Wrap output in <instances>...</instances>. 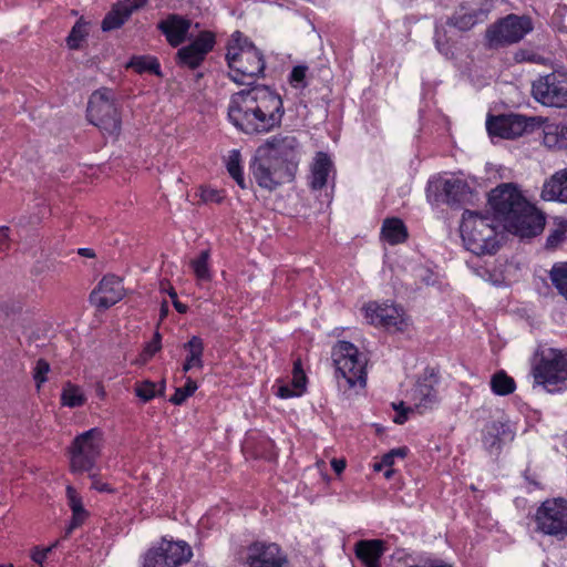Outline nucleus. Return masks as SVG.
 Masks as SVG:
<instances>
[{
	"label": "nucleus",
	"mask_w": 567,
	"mask_h": 567,
	"mask_svg": "<svg viewBox=\"0 0 567 567\" xmlns=\"http://www.w3.org/2000/svg\"><path fill=\"white\" fill-rule=\"evenodd\" d=\"M380 238L391 246L403 244L409 238V230L399 217H388L383 220Z\"/></svg>",
	"instance_id": "obj_29"
},
{
	"label": "nucleus",
	"mask_w": 567,
	"mask_h": 567,
	"mask_svg": "<svg viewBox=\"0 0 567 567\" xmlns=\"http://www.w3.org/2000/svg\"><path fill=\"white\" fill-rule=\"evenodd\" d=\"M307 72H308V66L307 65H296L292 68L290 74H289V78H288V82L289 84L293 87V89H297V90H303L308 86V83H307Z\"/></svg>",
	"instance_id": "obj_42"
},
{
	"label": "nucleus",
	"mask_w": 567,
	"mask_h": 567,
	"mask_svg": "<svg viewBox=\"0 0 567 567\" xmlns=\"http://www.w3.org/2000/svg\"><path fill=\"white\" fill-rule=\"evenodd\" d=\"M386 551L383 539H361L354 544V555L364 567H381V559Z\"/></svg>",
	"instance_id": "obj_24"
},
{
	"label": "nucleus",
	"mask_w": 567,
	"mask_h": 567,
	"mask_svg": "<svg viewBox=\"0 0 567 567\" xmlns=\"http://www.w3.org/2000/svg\"><path fill=\"white\" fill-rule=\"evenodd\" d=\"M65 494L70 509L83 506L81 495L72 485L66 486Z\"/></svg>",
	"instance_id": "obj_50"
},
{
	"label": "nucleus",
	"mask_w": 567,
	"mask_h": 567,
	"mask_svg": "<svg viewBox=\"0 0 567 567\" xmlns=\"http://www.w3.org/2000/svg\"><path fill=\"white\" fill-rule=\"evenodd\" d=\"M409 454V447L408 446H400L390 450L385 454H383L382 457V464L385 465V467H393L395 458H404Z\"/></svg>",
	"instance_id": "obj_47"
},
{
	"label": "nucleus",
	"mask_w": 567,
	"mask_h": 567,
	"mask_svg": "<svg viewBox=\"0 0 567 567\" xmlns=\"http://www.w3.org/2000/svg\"><path fill=\"white\" fill-rule=\"evenodd\" d=\"M394 473H395V471L393 470V467H385L383 475L386 480H391L393 477Z\"/></svg>",
	"instance_id": "obj_58"
},
{
	"label": "nucleus",
	"mask_w": 567,
	"mask_h": 567,
	"mask_svg": "<svg viewBox=\"0 0 567 567\" xmlns=\"http://www.w3.org/2000/svg\"><path fill=\"white\" fill-rule=\"evenodd\" d=\"M533 30L532 19L526 16L508 14L486 30V41L491 49L503 48L519 42Z\"/></svg>",
	"instance_id": "obj_9"
},
{
	"label": "nucleus",
	"mask_w": 567,
	"mask_h": 567,
	"mask_svg": "<svg viewBox=\"0 0 567 567\" xmlns=\"http://www.w3.org/2000/svg\"><path fill=\"white\" fill-rule=\"evenodd\" d=\"M135 395L144 403H147L156 396L165 393V381L163 380L157 388V383L152 380L137 381L134 386Z\"/></svg>",
	"instance_id": "obj_33"
},
{
	"label": "nucleus",
	"mask_w": 567,
	"mask_h": 567,
	"mask_svg": "<svg viewBox=\"0 0 567 567\" xmlns=\"http://www.w3.org/2000/svg\"><path fill=\"white\" fill-rule=\"evenodd\" d=\"M549 278L559 295L567 300V262L555 264L549 271Z\"/></svg>",
	"instance_id": "obj_38"
},
{
	"label": "nucleus",
	"mask_w": 567,
	"mask_h": 567,
	"mask_svg": "<svg viewBox=\"0 0 567 567\" xmlns=\"http://www.w3.org/2000/svg\"><path fill=\"white\" fill-rule=\"evenodd\" d=\"M125 296L123 280L118 276L109 274L103 276L97 286L90 293V301L99 309L106 310Z\"/></svg>",
	"instance_id": "obj_21"
},
{
	"label": "nucleus",
	"mask_w": 567,
	"mask_h": 567,
	"mask_svg": "<svg viewBox=\"0 0 567 567\" xmlns=\"http://www.w3.org/2000/svg\"><path fill=\"white\" fill-rule=\"evenodd\" d=\"M248 567H290L287 553L274 542L256 540L248 546Z\"/></svg>",
	"instance_id": "obj_17"
},
{
	"label": "nucleus",
	"mask_w": 567,
	"mask_h": 567,
	"mask_svg": "<svg viewBox=\"0 0 567 567\" xmlns=\"http://www.w3.org/2000/svg\"><path fill=\"white\" fill-rule=\"evenodd\" d=\"M183 350L186 353L182 364V371L184 373H188L194 369L202 370L204 368L205 342L199 336H192L183 344Z\"/></svg>",
	"instance_id": "obj_26"
},
{
	"label": "nucleus",
	"mask_w": 567,
	"mask_h": 567,
	"mask_svg": "<svg viewBox=\"0 0 567 567\" xmlns=\"http://www.w3.org/2000/svg\"><path fill=\"white\" fill-rule=\"evenodd\" d=\"M268 155L278 159V164L287 168L293 175L297 174L301 161V146L293 135H275L265 143Z\"/></svg>",
	"instance_id": "obj_14"
},
{
	"label": "nucleus",
	"mask_w": 567,
	"mask_h": 567,
	"mask_svg": "<svg viewBox=\"0 0 567 567\" xmlns=\"http://www.w3.org/2000/svg\"><path fill=\"white\" fill-rule=\"evenodd\" d=\"M250 173L257 185L268 192L279 186L291 183L296 175L278 164V159L271 158L268 154H258L249 165Z\"/></svg>",
	"instance_id": "obj_11"
},
{
	"label": "nucleus",
	"mask_w": 567,
	"mask_h": 567,
	"mask_svg": "<svg viewBox=\"0 0 567 567\" xmlns=\"http://www.w3.org/2000/svg\"><path fill=\"white\" fill-rule=\"evenodd\" d=\"M87 121L96 126L104 135L117 137L122 131L121 107L111 89L95 90L87 103Z\"/></svg>",
	"instance_id": "obj_5"
},
{
	"label": "nucleus",
	"mask_w": 567,
	"mask_h": 567,
	"mask_svg": "<svg viewBox=\"0 0 567 567\" xmlns=\"http://www.w3.org/2000/svg\"><path fill=\"white\" fill-rule=\"evenodd\" d=\"M534 378L543 385H557L567 380V354L549 349L534 368Z\"/></svg>",
	"instance_id": "obj_13"
},
{
	"label": "nucleus",
	"mask_w": 567,
	"mask_h": 567,
	"mask_svg": "<svg viewBox=\"0 0 567 567\" xmlns=\"http://www.w3.org/2000/svg\"><path fill=\"white\" fill-rule=\"evenodd\" d=\"M534 126V118L522 114L489 115L486 120V130L491 136L514 140L525 134Z\"/></svg>",
	"instance_id": "obj_15"
},
{
	"label": "nucleus",
	"mask_w": 567,
	"mask_h": 567,
	"mask_svg": "<svg viewBox=\"0 0 567 567\" xmlns=\"http://www.w3.org/2000/svg\"><path fill=\"white\" fill-rule=\"evenodd\" d=\"M298 374H306L303 371L302 362H301L300 358H298L297 360L293 361V367H292V375H298Z\"/></svg>",
	"instance_id": "obj_55"
},
{
	"label": "nucleus",
	"mask_w": 567,
	"mask_h": 567,
	"mask_svg": "<svg viewBox=\"0 0 567 567\" xmlns=\"http://www.w3.org/2000/svg\"><path fill=\"white\" fill-rule=\"evenodd\" d=\"M58 543L59 542H55L54 544H52L51 546H48V547H44V548H41V547H34L32 549V553H31V559L40 565L41 567H43V563L45 561V559L48 558V555L53 550V548H55L58 546Z\"/></svg>",
	"instance_id": "obj_49"
},
{
	"label": "nucleus",
	"mask_w": 567,
	"mask_h": 567,
	"mask_svg": "<svg viewBox=\"0 0 567 567\" xmlns=\"http://www.w3.org/2000/svg\"><path fill=\"white\" fill-rule=\"evenodd\" d=\"M197 389V382L192 377H186L184 386L175 389L169 398V402L174 405H183L188 398L195 394Z\"/></svg>",
	"instance_id": "obj_40"
},
{
	"label": "nucleus",
	"mask_w": 567,
	"mask_h": 567,
	"mask_svg": "<svg viewBox=\"0 0 567 567\" xmlns=\"http://www.w3.org/2000/svg\"><path fill=\"white\" fill-rule=\"evenodd\" d=\"M338 378L344 379L349 388L367 383V358L350 341L339 340L331 350Z\"/></svg>",
	"instance_id": "obj_7"
},
{
	"label": "nucleus",
	"mask_w": 567,
	"mask_h": 567,
	"mask_svg": "<svg viewBox=\"0 0 567 567\" xmlns=\"http://www.w3.org/2000/svg\"><path fill=\"white\" fill-rule=\"evenodd\" d=\"M190 557L192 549L187 543L163 539L157 547L146 553L144 567H177Z\"/></svg>",
	"instance_id": "obj_12"
},
{
	"label": "nucleus",
	"mask_w": 567,
	"mask_h": 567,
	"mask_svg": "<svg viewBox=\"0 0 567 567\" xmlns=\"http://www.w3.org/2000/svg\"><path fill=\"white\" fill-rule=\"evenodd\" d=\"M89 474L91 480V488L100 492V493H113L114 488L107 483L104 482L99 472H94V470Z\"/></svg>",
	"instance_id": "obj_48"
},
{
	"label": "nucleus",
	"mask_w": 567,
	"mask_h": 567,
	"mask_svg": "<svg viewBox=\"0 0 567 567\" xmlns=\"http://www.w3.org/2000/svg\"><path fill=\"white\" fill-rule=\"evenodd\" d=\"M440 379L434 369L426 368L414 388L412 389V401L420 413L432 410L439 403V385Z\"/></svg>",
	"instance_id": "obj_20"
},
{
	"label": "nucleus",
	"mask_w": 567,
	"mask_h": 567,
	"mask_svg": "<svg viewBox=\"0 0 567 567\" xmlns=\"http://www.w3.org/2000/svg\"><path fill=\"white\" fill-rule=\"evenodd\" d=\"M89 35L87 23L84 22L83 18H80L72 27L69 35L66 37V44L71 50H79L82 42Z\"/></svg>",
	"instance_id": "obj_39"
},
{
	"label": "nucleus",
	"mask_w": 567,
	"mask_h": 567,
	"mask_svg": "<svg viewBox=\"0 0 567 567\" xmlns=\"http://www.w3.org/2000/svg\"><path fill=\"white\" fill-rule=\"evenodd\" d=\"M426 566L427 567H454L452 564L445 563L443 560H435Z\"/></svg>",
	"instance_id": "obj_57"
},
{
	"label": "nucleus",
	"mask_w": 567,
	"mask_h": 567,
	"mask_svg": "<svg viewBox=\"0 0 567 567\" xmlns=\"http://www.w3.org/2000/svg\"><path fill=\"white\" fill-rule=\"evenodd\" d=\"M210 250L204 249L199 255L190 260V268L198 281H210L212 270L209 266Z\"/></svg>",
	"instance_id": "obj_35"
},
{
	"label": "nucleus",
	"mask_w": 567,
	"mask_h": 567,
	"mask_svg": "<svg viewBox=\"0 0 567 567\" xmlns=\"http://www.w3.org/2000/svg\"><path fill=\"white\" fill-rule=\"evenodd\" d=\"M50 364L45 359H39L33 368L32 377L35 382L37 389L40 390L42 384L48 381V373Z\"/></svg>",
	"instance_id": "obj_44"
},
{
	"label": "nucleus",
	"mask_w": 567,
	"mask_h": 567,
	"mask_svg": "<svg viewBox=\"0 0 567 567\" xmlns=\"http://www.w3.org/2000/svg\"><path fill=\"white\" fill-rule=\"evenodd\" d=\"M157 29L165 35L166 41L173 48L181 45L190 29V21L184 17L172 13L158 22Z\"/></svg>",
	"instance_id": "obj_23"
},
{
	"label": "nucleus",
	"mask_w": 567,
	"mask_h": 567,
	"mask_svg": "<svg viewBox=\"0 0 567 567\" xmlns=\"http://www.w3.org/2000/svg\"><path fill=\"white\" fill-rule=\"evenodd\" d=\"M566 226L567 220L564 224H560L557 228H555L546 239V247L549 249H554L558 247L566 239Z\"/></svg>",
	"instance_id": "obj_46"
},
{
	"label": "nucleus",
	"mask_w": 567,
	"mask_h": 567,
	"mask_svg": "<svg viewBox=\"0 0 567 567\" xmlns=\"http://www.w3.org/2000/svg\"><path fill=\"white\" fill-rule=\"evenodd\" d=\"M172 302H173V306H174L175 310H176L178 313L184 315V313H186V312L188 311V307H187V305H185V303L181 302V301L178 300V298H176V299H175V300H173Z\"/></svg>",
	"instance_id": "obj_54"
},
{
	"label": "nucleus",
	"mask_w": 567,
	"mask_h": 567,
	"mask_svg": "<svg viewBox=\"0 0 567 567\" xmlns=\"http://www.w3.org/2000/svg\"><path fill=\"white\" fill-rule=\"evenodd\" d=\"M485 18L486 12L482 8H472L468 3H462L447 23L460 31H468Z\"/></svg>",
	"instance_id": "obj_25"
},
{
	"label": "nucleus",
	"mask_w": 567,
	"mask_h": 567,
	"mask_svg": "<svg viewBox=\"0 0 567 567\" xmlns=\"http://www.w3.org/2000/svg\"><path fill=\"white\" fill-rule=\"evenodd\" d=\"M532 95L544 106L567 107V70L556 69L532 82Z\"/></svg>",
	"instance_id": "obj_8"
},
{
	"label": "nucleus",
	"mask_w": 567,
	"mask_h": 567,
	"mask_svg": "<svg viewBox=\"0 0 567 567\" xmlns=\"http://www.w3.org/2000/svg\"><path fill=\"white\" fill-rule=\"evenodd\" d=\"M405 421H406V416L405 415H396L395 419H394V422L398 423V424H403Z\"/></svg>",
	"instance_id": "obj_61"
},
{
	"label": "nucleus",
	"mask_w": 567,
	"mask_h": 567,
	"mask_svg": "<svg viewBox=\"0 0 567 567\" xmlns=\"http://www.w3.org/2000/svg\"><path fill=\"white\" fill-rule=\"evenodd\" d=\"M494 217L472 210H464L460 231L466 248L481 256L495 254L499 248Z\"/></svg>",
	"instance_id": "obj_4"
},
{
	"label": "nucleus",
	"mask_w": 567,
	"mask_h": 567,
	"mask_svg": "<svg viewBox=\"0 0 567 567\" xmlns=\"http://www.w3.org/2000/svg\"><path fill=\"white\" fill-rule=\"evenodd\" d=\"M127 68L133 69L137 74L150 73L156 76H163L161 63L156 56L134 55L127 63Z\"/></svg>",
	"instance_id": "obj_30"
},
{
	"label": "nucleus",
	"mask_w": 567,
	"mask_h": 567,
	"mask_svg": "<svg viewBox=\"0 0 567 567\" xmlns=\"http://www.w3.org/2000/svg\"><path fill=\"white\" fill-rule=\"evenodd\" d=\"M225 198L226 192L224 189L213 188L209 186L200 188V199L204 203L221 204Z\"/></svg>",
	"instance_id": "obj_45"
},
{
	"label": "nucleus",
	"mask_w": 567,
	"mask_h": 567,
	"mask_svg": "<svg viewBox=\"0 0 567 567\" xmlns=\"http://www.w3.org/2000/svg\"><path fill=\"white\" fill-rule=\"evenodd\" d=\"M147 3L148 0H118L104 16L101 22L102 31L110 32L122 28L135 11L143 9Z\"/></svg>",
	"instance_id": "obj_22"
},
{
	"label": "nucleus",
	"mask_w": 567,
	"mask_h": 567,
	"mask_svg": "<svg viewBox=\"0 0 567 567\" xmlns=\"http://www.w3.org/2000/svg\"><path fill=\"white\" fill-rule=\"evenodd\" d=\"M537 530L558 538L567 536V499L563 497L546 499L535 514Z\"/></svg>",
	"instance_id": "obj_10"
},
{
	"label": "nucleus",
	"mask_w": 567,
	"mask_h": 567,
	"mask_svg": "<svg viewBox=\"0 0 567 567\" xmlns=\"http://www.w3.org/2000/svg\"><path fill=\"white\" fill-rule=\"evenodd\" d=\"M243 159L241 153L239 150L234 148L228 152V156L226 159V169L229 176L236 182V184L241 188L246 189L247 184L244 175L243 168Z\"/></svg>",
	"instance_id": "obj_31"
},
{
	"label": "nucleus",
	"mask_w": 567,
	"mask_h": 567,
	"mask_svg": "<svg viewBox=\"0 0 567 567\" xmlns=\"http://www.w3.org/2000/svg\"><path fill=\"white\" fill-rule=\"evenodd\" d=\"M227 114L229 122L246 135L268 134L281 126L284 100L275 89L257 84L234 93Z\"/></svg>",
	"instance_id": "obj_1"
},
{
	"label": "nucleus",
	"mask_w": 567,
	"mask_h": 567,
	"mask_svg": "<svg viewBox=\"0 0 567 567\" xmlns=\"http://www.w3.org/2000/svg\"><path fill=\"white\" fill-rule=\"evenodd\" d=\"M489 386L495 395L506 396L515 392L516 382L506 371L498 370L492 375Z\"/></svg>",
	"instance_id": "obj_32"
},
{
	"label": "nucleus",
	"mask_w": 567,
	"mask_h": 567,
	"mask_svg": "<svg viewBox=\"0 0 567 567\" xmlns=\"http://www.w3.org/2000/svg\"><path fill=\"white\" fill-rule=\"evenodd\" d=\"M277 395L280 399H290L296 396H301L295 388H292L291 384H284L278 388Z\"/></svg>",
	"instance_id": "obj_52"
},
{
	"label": "nucleus",
	"mask_w": 567,
	"mask_h": 567,
	"mask_svg": "<svg viewBox=\"0 0 567 567\" xmlns=\"http://www.w3.org/2000/svg\"><path fill=\"white\" fill-rule=\"evenodd\" d=\"M332 168L333 163L330 156L324 152H318L311 165L310 188L312 190H321L327 185Z\"/></svg>",
	"instance_id": "obj_27"
},
{
	"label": "nucleus",
	"mask_w": 567,
	"mask_h": 567,
	"mask_svg": "<svg viewBox=\"0 0 567 567\" xmlns=\"http://www.w3.org/2000/svg\"><path fill=\"white\" fill-rule=\"evenodd\" d=\"M540 196L544 200L567 204V168L556 172L544 183Z\"/></svg>",
	"instance_id": "obj_28"
},
{
	"label": "nucleus",
	"mask_w": 567,
	"mask_h": 567,
	"mask_svg": "<svg viewBox=\"0 0 567 567\" xmlns=\"http://www.w3.org/2000/svg\"><path fill=\"white\" fill-rule=\"evenodd\" d=\"M385 468V465L382 464V457L380 458V461H377L374 464H373V471L374 472H381L382 470Z\"/></svg>",
	"instance_id": "obj_59"
},
{
	"label": "nucleus",
	"mask_w": 567,
	"mask_h": 567,
	"mask_svg": "<svg viewBox=\"0 0 567 567\" xmlns=\"http://www.w3.org/2000/svg\"><path fill=\"white\" fill-rule=\"evenodd\" d=\"M103 449V432L92 427L78 434L66 449L72 474L90 473L96 467Z\"/></svg>",
	"instance_id": "obj_6"
},
{
	"label": "nucleus",
	"mask_w": 567,
	"mask_h": 567,
	"mask_svg": "<svg viewBox=\"0 0 567 567\" xmlns=\"http://www.w3.org/2000/svg\"><path fill=\"white\" fill-rule=\"evenodd\" d=\"M78 254L80 256L86 257V258H94L95 257V252L91 248H79L78 249Z\"/></svg>",
	"instance_id": "obj_56"
},
{
	"label": "nucleus",
	"mask_w": 567,
	"mask_h": 567,
	"mask_svg": "<svg viewBox=\"0 0 567 567\" xmlns=\"http://www.w3.org/2000/svg\"><path fill=\"white\" fill-rule=\"evenodd\" d=\"M470 194L468 184L458 178L430 181L426 187L429 200L435 204L461 205L468 198Z\"/></svg>",
	"instance_id": "obj_16"
},
{
	"label": "nucleus",
	"mask_w": 567,
	"mask_h": 567,
	"mask_svg": "<svg viewBox=\"0 0 567 567\" xmlns=\"http://www.w3.org/2000/svg\"><path fill=\"white\" fill-rule=\"evenodd\" d=\"M544 142L549 147L567 150V125L559 124L548 127L545 133Z\"/></svg>",
	"instance_id": "obj_37"
},
{
	"label": "nucleus",
	"mask_w": 567,
	"mask_h": 567,
	"mask_svg": "<svg viewBox=\"0 0 567 567\" xmlns=\"http://www.w3.org/2000/svg\"><path fill=\"white\" fill-rule=\"evenodd\" d=\"M71 512L72 517L65 529L64 538L69 537L74 529L82 526L89 517V512L84 508V506L72 508Z\"/></svg>",
	"instance_id": "obj_43"
},
{
	"label": "nucleus",
	"mask_w": 567,
	"mask_h": 567,
	"mask_svg": "<svg viewBox=\"0 0 567 567\" xmlns=\"http://www.w3.org/2000/svg\"><path fill=\"white\" fill-rule=\"evenodd\" d=\"M86 398L80 386L71 382H66L61 393V404L68 408H80L84 405Z\"/></svg>",
	"instance_id": "obj_36"
},
{
	"label": "nucleus",
	"mask_w": 567,
	"mask_h": 567,
	"mask_svg": "<svg viewBox=\"0 0 567 567\" xmlns=\"http://www.w3.org/2000/svg\"><path fill=\"white\" fill-rule=\"evenodd\" d=\"M162 350V334L155 331L153 338L145 343L136 362L138 364H146L152 358Z\"/></svg>",
	"instance_id": "obj_41"
},
{
	"label": "nucleus",
	"mask_w": 567,
	"mask_h": 567,
	"mask_svg": "<svg viewBox=\"0 0 567 567\" xmlns=\"http://www.w3.org/2000/svg\"><path fill=\"white\" fill-rule=\"evenodd\" d=\"M216 44V37L212 31H202L187 45L178 49L176 64L189 70H196L205 61L207 54L213 51Z\"/></svg>",
	"instance_id": "obj_18"
},
{
	"label": "nucleus",
	"mask_w": 567,
	"mask_h": 567,
	"mask_svg": "<svg viewBox=\"0 0 567 567\" xmlns=\"http://www.w3.org/2000/svg\"><path fill=\"white\" fill-rule=\"evenodd\" d=\"M494 219L504 228L522 238L539 235L545 226L544 214L522 194L513 183H503L488 196Z\"/></svg>",
	"instance_id": "obj_2"
},
{
	"label": "nucleus",
	"mask_w": 567,
	"mask_h": 567,
	"mask_svg": "<svg viewBox=\"0 0 567 567\" xmlns=\"http://www.w3.org/2000/svg\"><path fill=\"white\" fill-rule=\"evenodd\" d=\"M363 309L365 319L373 326L395 331H404L408 326L403 310L394 305L371 301Z\"/></svg>",
	"instance_id": "obj_19"
},
{
	"label": "nucleus",
	"mask_w": 567,
	"mask_h": 567,
	"mask_svg": "<svg viewBox=\"0 0 567 567\" xmlns=\"http://www.w3.org/2000/svg\"><path fill=\"white\" fill-rule=\"evenodd\" d=\"M505 427L506 424L499 421H493L485 426L482 435V442L486 449L492 451L493 449L501 447V436L505 433Z\"/></svg>",
	"instance_id": "obj_34"
},
{
	"label": "nucleus",
	"mask_w": 567,
	"mask_h": 567,
	"mask_svg": "<svg viewBox=\"0 0 567 567\" xmlns=\"http://www.w3.org/2000/svg\"><path fill=\"white\" fill-rule=\"evenodd\" d=\"M168 296L171 297L172 301L175 300L177 297L176 290L171 286L167 290Z\"/></svg>",
	"instance_id": "obj_60"
},
{
	"label": "nucleus",
	"mask_w": 567,
	"mask_h": 567,
	"mask_svg": "<svg viewBox=\"0 0 567 567\" xmlns=\"http://www.w3.org/2000/svg\"><path fill=\"white\" fill-rule=\"evenodd\" d=\"M226 61L229 79L240 85L255 83L264 76L266 69L265 55L251 41L236 40L227 47Z\"/></svg>",
	"instance_id": "obj_3"
},
{
	"label": "nucleus",
	"mask_w": 567,
	"mask_h": 567,
	"mask_svg": "<svg viewBox=\"0 0 567 567\" xmlns=\"http://www.w3.org/2000/svg\"><path fill=\"white\" fill-rule=\"evenodd\" d=\"M331 466L333 468V471L337 473V474H340L344 471L346 468V461L344 460H339V458H333L331 461Z\"/></svg>",
	"instance_id": "obj_53"
},
{
	"label": "nucleus",
	"mask_w": 567,
	"mask_h": 567,
	"mask_svg": "<svg viewBox=\"0 0 567 567\" xmlns=\"http://www.w3.org/2000/svg\"><path fill=\"white\" fill-rule=\"evenodd\" d=\"M0 567H13L12 565H0Z\"/></svg>",
	"instance_id": "obj_62"
},
{
	"label": "nucleus",
	"mask_w": 567,
	"mask_h": 567,
	"mask_svg": "<svg viewBox=\"0 0 567 567\" xmlns=\"http://www.w3.org/2000/svg\"><path fill=\"white\" fill-rule=\"evenodd\" d=\"M308 378L306 374L292 375L291 385L302 395L307 390Z\"/></svg>",
	"instance_id": "obj_51"
}]
</instances>
